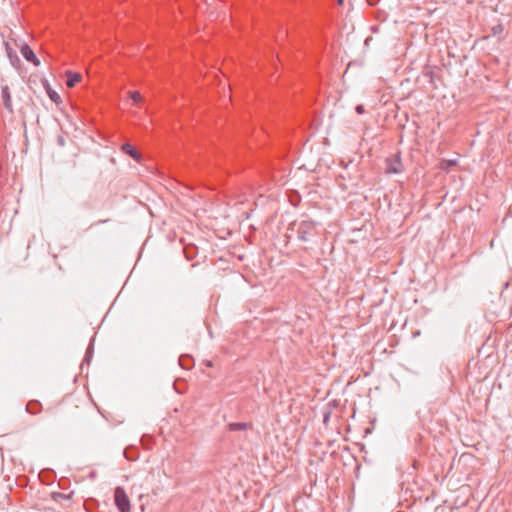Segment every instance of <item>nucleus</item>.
<instances>
[{
  "instance_id": "f8f14e48",
  "label": "nucleus",
  "mask_w": 512,
  "mask_h": 512,
  "mask_svg": "<svg viewBox=\"0 0 512 512\" xmlns=\"http://www.w3.org/2000/svg\"><path fill=\"white\" fill-rule=\"evenodd\" d=\"M456 163H457L456 160H445L442 163V168H448L450 166L456 165Z\"/></svg>"
},
{
  "instance_id": "423d86ee",
  "label": "nucleus",
  "mask_w": 512,
  "mask_h": 512,
  "mask_svg": "<svg viewBox=\"0 0 512 512\" xmlns=\"http://www.w3.org/2000/svg\"><path fill=\"white\" fill-rule=\"evenodd\" d=\"M122 152L125 154H128L136 161L140 162L141 160V154L129 143H125L121 146Z\"/></svg>"
},
{
  "instance_id": "7ed1b4c3",
  "label": "nucleus",
  "mask_w": 512,
  "mask_h": 512,
  "mask_svg": "<svg viewBox=\"0 0 512 512\" xmlns=\"http://www.w3.org/2000/svg\"><path fill=\"white\" fill-rule=\"evenodd\" d=\"M401 161L399 157L387 158L385 171L388 174H398L401 172Z\"/></svg>"
},
{
  "instance_id": "9d476101",
  "label": "nucleus",
  "mask_w": 512,
  "mask_h": 512,
  "mask_svg": "<svg viewBox=\"0 0 512 512\" xmlns=\"http://www.w3.org/2000/svg\"><path fill=\"white\" fill-rule=\"evenodd\" d=\"M128 96L134 105H139L143 102V96L138 91H129Z\"/></svg>"
},
{
  "instance_id": "0eeeda50",
  "label": "nucleus",
  "mask_w": 512,
  "mask_h": 512,
  "mask_svg": "<svg viewBox=\"0 0 512 512\" xmlns=\"http://www.w3.org/2000/svg\"><path fill=\"white\" fill-rule=\"evenodd\" d=\"M43 85H44V87H45V90H46V92H47V94H48V96H49L50 100H51V101H53V102H54V103H56V104H59V103L61 102V97H60V95H59L55 90H53V89L51 88V86H50V84L48 83V81H47V80H45V81L43 82Z\"/></svg>"
},
{
  "instance_id": "4468645a",
  "label": "nucleus",
  "mask_w": 512,
  "mask_h": 512,
  "mask_svg": "<svg viewBox=\"0 0 512 512\" xmlns=\"http://www.w3.org/2000/svg\"><path fill=\"white\" fill-rule=\"evenodd\" d=\"M105 222H107V220H101L98 223H105Z\"/></svg>"
},
{
  "instance_id": "1a4fd4ad",
  "label": "nucleus",
  "mask_w": 512,
  "mask_h": 512,
  "mask_svg": "<svg viewBox=\"0 0 512 512\" xmlns=\"http://www.w3.org/2000/svg\"><path fill=\"white\" fill-rule=\"evenodd\" d=\"M66 85L70 88L74 87L77 83L81 81V75L79 73L67 72L66 73Z\"/></svg>"
},
{
  "instance_id": "9b49d317",
  "label": "nucleus",
  "mask_w": 512,
  "mask_h": 512,
  "mask_svg": "<svg viewBox=\"0 0 512 512\" xmlns=\"http://www.w3.org/2000/svg\"><path fill=\"white\" fill-rule=\"evenodd\" d=\"M249 425L244 422H234L228 425L230 431H241L248 429Z\"/></svg>"
},
{
  "instance_id": "20e7f679",
  "label": "nucleus",
  "mask_w": 512,
  "mask_h": 512,
  "mask_svg": "<svg viewBox=\"0 0 512 512\" xmlns=\"http://www.w3.org/2000/svg\"><path fill=\"white\" fill-rule=\"evenodd\" d=\"M20 52L27 61L33 63L35 66H39L40 61L36 57L33 50L27 44L21 46Z\"/></svg>"
},
{
  "instance_id": "f03ea898",
  "label": "nucleus",
  "mask_w": 512,
  "mask_h": 512,
  "mask_svg": "<svg viewBox=\"0 0 512 512\" xmlns=\"http://www.w3.org/2000/svg\"><path fill=\"white\" fill-rule=\"evenodd\" d=\"M114 501L120 512H131V504L124 488L116 487L114 491Z\"/></svg>"
},
{
  "instance_id": "f257e3e1",
  "label": "nucleus",
  "mask_w": 512,
  "mask_h": 512,
  "mask_svg": "<svg viewBox=\"0 0 512 512\" xmlns=\"http://www.w3.org/2000/svg\"><path fill=\"white\" fill-rule=\"evenodd\" d=\"M297 226V237L300 241L307 242L316 235V224L312 220H302L294 223Z\"/></svg>"
},
{
  "instance_id": "ddd939ff",
  "label": "nucleus",
  "mask_w": 512,
  "mask_h": 512,
  "mask_svg": "<svg viewBox=\"0 0 512 512\" xmlns=\"http://www.w3.org/2000/svg\"><path fill=\"white\" fill-rule=\"evenodd\" d=\"M355 110L358 114H363L365 112V108L363 105H357Z\"/></svg>"
},
{
  "instance_id": "6e6552de",
  "label": "nucleus",
  "mask_w": 512,
  "mask_h": 512,
  "mask_svg": "<svg viewBox=\"0 0 512 512\" xmlns=\"http://www.w3.org/2000/svg\"><path fill=\"white\" fill-rule=\"evenodd\" d=\"M26 411L29 414L37 415V414H39L42 411V405L37 400H31L26 405Z\"/></svg>"
},
{
  "instance_id": "39448f33",
  "label": "nucleus",
  "mask_w": 512,
  "mask_h": 512,
  "mask_svg": "<svg viewBox=\"0 0 512 512\" xmlns=\"http://www.w3.org/2000/svg\"><path fill=\"white\" fill-rule=\"evenodd\" d=\"M1 94H2V100H3L4 107L9 112L12 113L13 112V105H12V99H11V94H10L9 87L8 86H3L2 90H1Z\"/></svg>"
},
{
  "instance_id": "2eb2a0df",
  "label": "nucleus",
  "mask_w": 512,
  "mask_h": 512,
  "mask_svg": "<svg viewBox=\"0 0 512 512\" xmlns=\"http://www.w3.org/2000/svg\"><path fill=\"white\" fill-rule=\"evenodd\" d=\"M339 4H342L343 0H337Z\"/></svg>"
}]
</instances>
